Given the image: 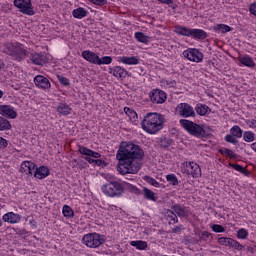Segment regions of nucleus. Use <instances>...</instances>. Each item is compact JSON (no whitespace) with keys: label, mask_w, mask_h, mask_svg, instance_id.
Segmentation results:
<instances>
[{"label":"nucleus","mask_w":256,"mask_h":256,"mask_svg":"<svg viewBox=\"0 0 256 256\" xmlns=\"http://www.w3.org/2000/svg\"><path fill=\"white\" fill-rule=\"evenodd\" d=\"M0 131H11V122L3 116H0Z\"/></svg>","instance_id":"obj_32"},{"label":"nucleus","mask_w":256,"mask_h":256,"mask_svg":"<svg viewBox=\"0 0 256 256\" xmlns=\"http://www.w3.org/2000/svg\"><path fill=\"white\" fill-rule=\"evenodd\" d=\"M182 173H185V175H191V168L189 166V162H186V166L182 168Z\"/></svg>","instance_id":"obj_58"},{"label":"nucleus","mask_w":256,"mask_h":256,"mask_svg":"<svg viewBox=\"0 0 256 256\" xmlns=\"http://www.w3.org/2000/svg\"><path fill=\"white\" fill-rule=\"evenodd\" d=\"M109 73L114 77H118V79H125L129 75V72L125 68H121V66L109 68Z\"/></svg>","instance_id":"obj_14"},{"label":"nucleus","mask_w":256,"mask_h":256,"mask_svg":"<svg viewBox=\"0 0 256 256\" xmlns=\"http://www.w3.org/2000/svg\"><path fill=\"white\" fill-rule=\"evenodd\" d=\"M195 111L197 115H200V117H205L207 113H211V108L205 104H197L195 107Z\"/></svg>","instance_id":"obj_22"},{"label":"nucleus","mask_w":256,"mask_h":256,"mask_svg":"<svg viewBox=\"0 0 256 256\" xmlns=\"http://www.w3.org/2000/svg\"><path fill=\"white\" fill-rule=\"evenodd\" d=\"M166 180L168 181V183H170V185H179V179H177V176L175 174H168L166 176Z\"/></svg>","instance_id":"obj_42"},{"label":"nucleus","mask_w":256,"mask_h":256,"mask_svg":"<svg viewBox=\"0 0 256 256\" xmlns=\"http://www.w3.org/2000/svg\"><path fill=\"white\" fill-rule=\"evenodd\" d=\"M179 124L189 135L197 137V139H207L213 135V128L205 124H197L187 119H180Z\"/></svg>","instance_id":"obj_2"},{"label":"nucleus","mask_w":256,"mask_h":256,"mask_svg":"<svg viewBox=\"0 0 256 256\" xmlns=\"http://www.w3.org/2000/svg\"><path fill=\"white\" fill-rule=\"evenodd\" d=\"M243 175H245V177H249V175H251V172L245 168L242 169L241 172Z\"/></svg>","instance_id":"obj_64"},{"label":"nucleus","mask_w":256,"mask_h":256,"mask_svg":"<svg viewBox=\"0 0 256 256\" xmlns=\"http://www.w3.org/2000/svg\"><path fill=\"white\" fill-rule=\"evenodd\" d=\"M212 31H218L219 33H229V31H233V28L226 24H216L214 27H212Z\"/></svg>","instance_id":"obj_27"},{"label":"nucleus","mask_w":256,"mask_h":256,"mask_svg":"<svg viewBox=\"0 0 256 256\" xmlns=\"http://www.w3.org/2000/svg\"><path fill=\"white\" fill-rule=\"evenodd\" d=\"M159 3H163L164 5H172L173 0H158Z\"/></svg>","instance_id":"obj_63"},{"label":"nucleus","mask_w":256,"mask_h":256,"mask_svg":"<svg viewBox=\"0 0 256 256\" xmlns=\"http://www.w3.org/2000/svg\"><path fill=\"white\" fill-rule=\"evenodd\" d=\"M75 162L77 163L80 169H85L89 167V164L86 161H83V159L81 158H78L77 160H75Z\"/></svg>","instance_id":"obj_52"},{"label":"nucleus","mask_w":256,"mask_h":256,"mask_svg":"<svg viewBox=\"0 0 256 256\" xmlns=\"http://www.w3.org/2000/svg\"><path fill=\"white\" fill-rule=\"evenodd\" d=\"M34 85H36L38 89H51V82H49V79L43 75L34 77Z\"/></svg>","instance_id":"obj_12"},{"label":"nucleus","mask_w":256,"mask_h":256,"mask_svg":"<svg viewBox=\"0 0 256 256\" xmlns=\"http://www.w3.org/2000/svg\"><path fill=\"white\" fill-rule=\"evenodd\" d=\"M93 5H98L99 7H103V5H107V0H89Z\"/></svg>","instance_id":"obj_54"},{"label":"nucleus","mask_w":256,"mask_h":256,"mask_svg":"<svg viewBox=\"0 0 256 256\" xmlns=\"http://www.w3.org/2000/svg\"><path fill=\"white\" fill-rule=\"evenodd\" d=\"M166 219L169 221V225H175V223H179V218H177V214L173 210L166 211Z\"/></svg>","instance_id":"obj_29"},{"label":"nucleus","mask_w":256,"mask_h":256,"mask_svg":"<svg viewBox=\"0 0 256 256\" xmlns=\"http://www.w3.org/2000/svg\"><path fill=\"white\" fill-rule=\"evenodd\" d=\"M101 191L106 197H123L127 191V182L110 180L101 187Z\"/></svg>","instance_id":"obj_5"},{"label":"nucleus","mask_w":256,"mask_h":256,"mask_svg":"<svg viewBox=\"0 0 256 256\" xmlns=\"http://www.w3.org/2000/svg\"><path fill=\"white\" fill-rule=\"evenodd\" d=\"M198 235H199V239L201 241H207V239H209V237H211V233H209L207 231L200 232Z\"/></svg>","instance_id":"obj_53"},{"label":"nucleus","mask_w":256,"mask_h":256,"mask_svg":"<svg viewBox=\"0 0 256 256\" xmlns=\"http://www.w3.org/2000/svg\"><path fill=\"white\" fill-rule=\"evenodd\" d=\"M7 145H9L7 140L0 136V149H6Z\"/></svg>","instance_id":"obj_59"},{"label":"nucleus","mask_w":256,"mask_h":256,"mask_svg":"<svg viewBox=\"0 0 256 256\" xmlns=\"http://www.w3.org/2000/svg\"><path fill=\"white\" fill-rule=\"evenodd\" d=\"M82 57H83V59L88 61V63H92L93 65H98L99 64V55H97L93 51L84 50L82 52Z\"/></svg>","instance_id":"obj_13"},{"label":"nucleus","mask_w":256,"mask_h":256,"mask_svg":"<svg viewBox=\"0 0 256 256\" xmlns=\"http://www.w3.org/2000/svg\"><path fill=\"white\" fill-rule=\"evenodd\" d=\"M183 57H185V59H188V61H193L194 63H201L204 56L199 50L195 48H190L183 52Z\"/></svg>","instance_id":"obj_8"},{"label":"nucleus","mask_w":256,"mask_h":256,"mask_svg":"<svg viewBox=\"0 0 256 256\" xmlns=\"http://www.w3.org/2000/svg\"><path fill=\"white\" fill-rule=\"evenodd\" d=\"M130 245L131 247L138 249V251H145V249L148 247L147 241L142 240H133L130 242Z\"/></svg>","instance_id":"obj_25"},{"label":"nucleus","mask_w":256,"mask_h":256,"mask_svg":"<svg viewBox=\"0 0 256 256\" xmlns=\"http://www.w3.org/2000/svg\"><path fill=\"white\" fill-rule=\"evenodd\" d=\"M36 169L37 164L30 161V165H28V171L26 172V175H28V177H33V175L35 176Z\"/></svg>","instance_id":"obj_43"},{"label":"nucleus","mask_w":256,"mask_h":256,"mask_svg":"<svg viewBox=\"0 0 256 256\" xmlns=\"http://www.w3.org/2000/svg\"><path fill=\"white\" fill-rule=\"evenodd\" d=\"M211 229L214 233H225V227L219 224H213Z\"/></svg>","instance_id":"obj_50"},{"label":"nucleus","mask_w":256,"mask_h":256,"mask_svg":"<svg viewBox=\"0 0 256 256\" xmlns=\"http://www.w3.org/2000/svg\"><path fill=\"white\" fill-rule=\"evenodd\" d=\"M238 61L241 65H244V67H249L250 69H253L255 67V61H253V58L251 56L245 54L244 56H240L238 58Z\"/></svg>","instance_id":"obj_18"},{"label":"nucleus","mask_w":256,"mask_h":256,"mask_svg":"<svg viewBox=\"0 0 256 256\" xmlns=\"http://www.w3.org/2000/svg\"><path fill=\"white\" fill-rule=\"evenodd\" d=\"M171 209L178 217H185L187 215V211L185 210V207L175 204L171 206Z\"/></svg>","instance_id":"obj_30"},{"label":"nucleus","mask_w":256,"mask_h":256,"mask_svg":"<svg viewBox=\"0 0 256 256\" xmlns=\"http://www.w3.org/2000/svg\"><path fill=\"white\" fill-rule=\"evenodd\" d=\"M143 157H145V151L141 146L132 142H121L116 153V159L119 161L117 171L120 175H127V173L136 175L141 171V164L135 163V160L143 161Z\"/></svg>","instance_id":"obj_1"},{"label":"nucleus","mask_w":256,"mask_h":256,"mask_svg":"<svg viewBox=\"0 0 256 256\" xmlns=\"http://www.w3.org/2000/svg\"><path fill=\"white\" fill-rule=\"evenodd\" d=\"M249 237V232L245 228H241L237 232V238L238 239H247Z\"/></svg>","instance_id":"obj_44"},{"label":"nucleus","mask_w":256,"mask_h":256,"mask_svg":"<svg viewBox=\"0 0 256 256\" xmlns=\"http://www.w3.org/2000/svg\"><path fill=\"white\" fill-rule=\"evenodd\" d=\"M230 167H232V169H235V171H238L239 173H242L244 167L239 165V164H229Z\"/></svg>","instance_id":"obj_57"},{"label":"nucleus","mask_w":256,"mask_h":256,"mask_svg":"<svg viewBox=\"0 0 256 256\" xmlns=\"http://www.w3.org/2000/svg\"><path fill=\"white\" fill-rule=\"evenodd\" d=\"M29 165H31V161H24L20 166V173H25L27 175V171H29Z\"/></svg>","instance_id":"obj_49"},{"label":"nucleus","mask_w":256,"mask_h":256,"mask_svg":"<svg viewBox=\"0 0 256 256\" xmlns=\"http://www.w3.org/2000/svg\"><path fill=\"white\" fill-rule=\"evenodd\" d=\"M3 53L9 55L14 61H24L29 57V50L25 47V45L14 42V43H6L2 48Z\"/></svg>","instance_id":"obj_4"},{"label":"nucleus","mask_w":256,"mask_h":256,"mask_svg":"<svg viewBox=\"0 0 256 256\" xmlns=\"http://www.w3.org/2000/svg\"><path fill=\"white\" fill-rule=\"evenodd\" d=\"M218 152L220 155H227L229 159H237L239 157L237 153H234V151L229 148H220L218 149Z\"/></svg>","instance_id":"obj_31"},{"label":"nucleus","mask_w":256,"mask_h":256,"mask_svg":"<svg viewBox=\"0 0 256 256\" xmlns=\"http://www.w3.org/2000/svg\"><path fill=\"white\" fill-rule=\"evenodd\" d=\"M224 139L226 143H232V145H237L239 143V140H237V138L232 134H227Z\"/></svg>","instance_id":"obj_46"},{"label":"nucleus","mask_w":256,"mask_h":256,"mask_svg":"<svg viewBox=\"0 0 256 256\" xmlns=\"http://www.w3.org/2000/svg\"><path fill=\"white\" fill-rule=\"evenodd\" d=\"M111 63H113V58L111 56L98 58V65H111Z\"/></svg>","instance_id":"obj_41"},{"label":"nucleus","mask_w":256,"mask_h":256,"mask_svg":"<svg viewBox=\"0 0 256 256\" xmlns=\"http://www.w3.org/2000/svg\"><path fill=\"white\" fill-rule=\"evenodd\" d=\"M143 197L144 199H146L147 201H157V197L155 196V192H153V190L144 187L143 188Z\"/></svg>","instance_id":"obj_26"},{"label":"nucleus","mask_w":256,"mask_h":256,"mask_svg":"<svg viewBox=\"0 0 256 256\" xmlns=\"http://www.w3.org/2000/svg\"><path fill=\"white\" fill-rule=\"evenodd\" d=\"M184 37H193V39L203 40L207 39V33H180Z\"/></svg>","instance_id":"obj_34"},{"label":"nucleus","mask_w":256,"mask_h":256,"mask_svg":"<svg viewBox=\"0 0 256 256\" xmlns=\"http://www.w3.org/2000/svg\"><path fill=\"white\" fill-rule=\"evenodd\" d=\"M51 171L47 166H40L36 167V170L34 171V177L36 179H45L46 177H49Z\"/></svg>","instance_id":"obj_15"},{"label":"nucleus","mask_w":256,"mask_h":256,"mask_svg":"<svg viewBox=\"0 0 256 256\" xmlns=\"http://www.w3.org/2000/svg\"><path fill=\"white\" fill-rule=\"evenodd\" d=\"M232 249H236V251H243L245 246L241 245L237 240H232L231 246Z\"/></svg>","instance_id":"obj_48"},{"label":"nucleus","mask_w":256,"mask_h":256,"mask_svg":"<svg viewBox=\"0 0 256 256\" xmlns=\"http://www.w3.org/2000/svg\"><path fill=\"white\" fill-rule=\"evenodd\" d=\"M134 37L139 43H144V45H148L153 39L152 37L145 35V33H135Z\"/></svg>","instance_id":"obj_28"},{"label":"nucleus","mask_w":256,"mask_h":256,"mask_svg":"<svg viewBox=\"0 0 256 256\" xmlns=\"http://www.w3.org/2000/svg\"><path fill=\"white\" fill-rule=\"evenodd\" d=\"M249 12L251 15H254L256 17V2H253L249 5Z\"/></svg>","instance_id":"obj_56"},{"label":"nucleus","mask_w":256,"mask_h":256,"mask_svg":"<svg viewBox=\"0 0 256 256\" xmlns=\"http://www.w3.org/2000/svg\"><path fill=\"white\" fill-rule=\"evenodd\" d=\"M175 143V141L171 138H161L159 141V145L161 147V149H169V147H171V145Z\"/></svg>","instance_id":"obj_33"},{"label":"nucleus","mask_w":256,"mask_h":256,"mask_svg":"<svg viewBox=\"0 0 256 256\" xmlns=\"http://www.w3.org/2000/svg\"><path fill=\"white\" fill-rule=\"evenodd\" d=\"M174 33H205V32L201 29H189L181 25H176L174 26Z\"/></svg>","instance_id":"obj_20"},{"label":"nucleus","mask_w":256,"mask_h":256,"mask_svg":"<svg viewBox=\"0 0 256 256\" xmlns=\"http://www.w3.org/2000/svg\"><path fill=\"white\" fill-rule=\"evenodd\" d=\"M243 139L246 141V143H253V141H255V133L251 131H245L243 133Z\"/></svg>","instance_id":"obj_38"},{"label":"nucleus","mask_w":256,"mask_h":256,"mask_svg":"<svg viewBox=\"0 0 256 256\" xmlns=\"http://www.w3.org/2000/svg\"><path fill=\"white\" fill-rule=\"evenodd\" d=\"M56 111L60 113V115L67 116V115H71L72 109H71V106H69L67 103L60 102L56 108Z\"/></svg>","instance_id":"obj_19"},{"label":"nucleus","mask_w":256,"mask_h":256,"mask_svg":"<svg viewBox=\"0 0 256 256\" xmlns=\"http://www.w3.org/2000/svg\"><path fill=\"white\" fill-rule=\"evenodd\" d=\"M62 213L64 217H68V219H73V217L75 216V213L73 212V208H71V206L69 205L63 206Z\"/></svg>","instance_id":"obj_35"},{"label":"nucleus","mask_w":256,"mask_h":256,"mask_svg":"<svg viewBox=\"0 0 256 256\" xmlns=\"http://www.w3.org/2000/svg\"><path fill=\"white\" fill-rule=\"evenodd\" d=\"M190 166L191 176L194 178L201 177V167L195 162H188Z\"/></svg>","instance_id":"obj_24"},{"label":"nucleus","mask_w":256,"mask_h":256,"mask_svg":"<svg viewBox=\"0 0 256 256\" xmlns=\"http://www.w3.org/2000/svg\"><path fill=\"white\" fill-rule=\"evenodd\" d=\"M127 115L132 123H135L138 119L137 112H135L133 109L130 110Z\"/></svg>","instance_id":"obj_51"},{"label":"nucleus","mask_w":256,"mask_h":256,"mask_svg":"<svg viewBox=\"0 0 256 256\" xmlns=\"http://www.w3.org/2000/svg\"><path fill=\"white\" fill-rule=\"evenodd\" d=\"M13 5L20 13H23V15H35V9L33 8L31 0H14Z\"/></svg>","instance_id":"obj_7"},{"label":"nucleus","mask_w":256,"mask_h":256,"mask_svg":"<svg viewBox=\"0 0 256 256\" xmlns=\"http://www.w3.org/2000/svg\"><path fill=\"white\" fill-rule=\"evenodd\" d=\"M142 129L149 135H155L163 129V115L157 112L147 113L141 121Z\"/></svg>","instance_id":"obj_3"},{"label":"nucleus","mask_w":256,"mask_h":256,"mask_svg":"<svg viewBox=\"0 0 256 256\" xmlns=\"http://www.w3.org/2000/svg\"><path fill=\"white\" fill-rule=\"evenodd\" d=\"M105 241V235H101L99 233H88L82 238L83 245L90 247V249H97V247H101V245L105 244Z\"/></svg>","instance_id":"obj_6"},{"label":"nucleus","mask_w":256,"mask_h":256,"mask_svg":"<svg viewBox=\"0 0 256 256\" xmlns=\"http://www.w3.org/2000/svg\"><path fill=\"white\" fill-rule=\"evenodd\" d=\"M126 189H128V191L134 193L135 195H141V190L137 188V186H133L129 183H126Z\"/></svg>","instance_id":"obj_45"},{"label":"nucleus","mask_w":256,"mask_h":256,"mask_svg":"<svg viewBox=\"0 0 256 256\" xmlns=\"http://www.w3.org/2000/svg\"><path fill=\"white\" fill-rule=\"evenodd\" d=\"M2 219L5 223L15 224V223H19V221H21V215L15 214L13 212H8L3 215Z\"/></svg>","instance_id":"obj_16"},{"label":"nucleus","mask_w":256,"mask_h":256,"mask_svg":"<svg viewBox=\"0 0 256 256\" xmlns=\"http://www.w3.org/2000/svg\"><path fill=\"white\" fill-rule=\"evenodd\" d=\"M87 15H89V11L83 7H78L72 11V17H74V19H84Z\"/></svg>","instance_id":"obj_21"},{"label":"nucleus","mask_w":256,"mask_h":256,"mask_svg":"<svg viewBox=\"0 0 256 256\" xmlns=\"http://www.w3.org/2000/svg\"><path fill=\"white\" fill-rule=\"evenodd\" d=\"M177 109L180 117H184L185 119L197 116L195 110L191 107V105H189V103H180L177 106Z\"/></svg>","instance_id":"obj_9"},{"label":"nucleus","mask_w":256,"mask_h":256,"mask_svg":"<svg viewBox=\"0 0 256 256\" xmlns=\"http://www.w3.org/2000/svg\"><path fill=\"white\" fill-rule=\"evenodd\" d=\"M246 124L251 127L252 129H256V120L252 119V120H247Z\"/></svg>","instance_id":"obj_60"},{"label":"nucleus","mask_w":256,"mask_h":256,"mask_svg":"<svg viewBox=\"0 0 256 256\" xmlns=\"http://www.w3.org/2000/svg\"><path fill=\"white\" fill-rule=\"evenodd\" d=\"M143 180L146 181V183H149V185H152L153 187H161V184L157 182V180L151 176H144Z\"/></svg>","instance_id":"obj_40"},{"label":"nucleus","mask_w":256,"mask_h":256,"mask_svg":"<svg viewBox=\"0 0 256 256\" xmlns=\"http://www.w3.org/2000/svg\"><path fill=\"white\" fill-rule=\"evenodd\" d=\"M0 115L4 119H17V111L11 105H0Z\"/></svg>","instance_id":"obj_11"},{"label":"nucleus","mask_w":256,"mask_h":256,"mask_svg":"<svg viewBox=\"0 0 256 256\" xmlns=\"http://www.w3.org/2000/svg\"><path fill=\"white\" fill-rule=\"evenodd\" d=\"M183 226H175L173 229H172V233H181V228Z\"/></svg>","instance_id":"obj_62"},{"label":"nucleus","mask_w":256,"mask_h":256,"mask_svg":"<svg viewBox=\"0 0 256 256\" xmlns=\"http://www.w3.org/2000/svg\"><path fill=\"white\" fill-rule=\"evenodd\" d=\"M79 153H81V155L93 157L94 159H100V157H101V154L99 152H95L85 146L79 147Z\"/></svg>","instance_id":"obj_17"},{"label":"nucleus","mask_w":256,"mask_h":256,"mask_svg":"<svg viewBox=\"0 0 256 256\" xmlns=\"http://www.w3.org/2000/svg\"><path fill=\"white\" fill-rule=\"evenodd\" d=\"M82 159H85V161H88L90 165H93V163L95 164V159L91 158V156H85V157H82Z\"/></svg>","instance_id":"obj_61"},{"label":"nucleus","mask_w":256,"mask_h":256,"mask_svg":"<svg viewBox=\"0 0 256 256\" xmlns=\"http://www.w3.org/2000/svg\"><path fill=\"white\" fill-rule=\"evenodd\" d=\"M119 61L124 65H139V58H137L136 56H123L120 58Z\"/></svg>","instance_id":"obj_23"},{"label":"nucleus","mask_w":256,"mask_h":256,"mask_svg":"<svg viewBox=\"0 0 256 256\" xmlns=\"http://www.w3.org/2000/svg\"><path fill=\"white\" fill-rule=\"evenodd\" d=\"M218 243L224 245L225 247H231L233 243V238L220 237L218 238Z\"/></svg>","instance_id":"obj_39"},{"label":"nucleus","mask_w":256,"mask_h":256,"mask_svg":"<svg viewBox=\"0 0 256 256\" xmlns=\"http://www.w3.org/2000/svg\"><path fill=\"white\" fill-rule=\"evenodd\" d=\"M30 59L34 65H43V55L39 53L31 54Z\"/></svg>","instance_id":"obj_37"},{"label":"nucleus","mask_w":256,"mask_h":256,"mask_svg":"<svg viewBox=\"0 0 256 256\" xmlns=\"http://www.w3.org/2000/svg\"><path fill=\"white\" fill-rule=\"evenodd\" d=\"M149 97L152 103H157V105L167 101V94L161 89H154L150 92Z\"/></svg>","instance_id":"obj_10"},{"label":"nucleus","mask_w":256,"mask_h":256,"mask_svg":"<svg viewBox=\"0 0 256 256\" xmlns=\"http://www.w3.org/2000/svg\"><path fill=\"white\" fill-rule=\"evenodd\" d=\"M57 79H58L60 85H63L64 87H69L70 82H69V79L67 77L57 75Z\"/></svg>","instance_id":"obj_47"},{"label":"nucleus","mask_w":256,"mask_h":256,"mask_svg":"<svg viewBox=\"0 0 256 256\" xmlns=\"http://www.w3.org/2000/svg\"><path fill=\"white\" fill-rule=\"evenodd\" d=\"M230 133L233 135V137H236V139H241V137H243V130L237 125L230 129Z\"/></svg>","instance_id":"obj_36"},{"label":"nucleus","mask_w":256,"mask_h":256,"mask_svg":"<svg viewBox=\"0 0 256 256\" xmlns=\"http://www.w3.org/2000/svg\"><path fill=\"white\" fill-rule=\"evenodd\" d=\"M94 165H97L98 167H107V162L102 159H96Z\"/></svg>","instance_id":"obj_55"}]
</instances>
